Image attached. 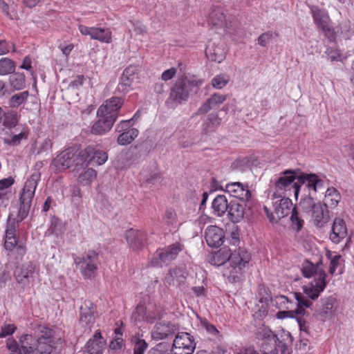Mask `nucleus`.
I'll return each mask as SVG.
<instances>
[{
  "instance_id": "42",
  "label": "nucleus",
  "mask_w": 354,
  "mask_h": 354,
  "mask_svg": "<svg viewBox=\"0 0 354 354\" xmlns=\"http://www.w3.org/2000/svg\"><path fill=\"white\" fill-rule=\"evenodd\" d=\"M28 95L29 93L27 91L15 94L9 100V106L12 108L19 106L27 100Z\"/></svg>"
},
{
  "instance_id": "58",
  "label": "nucleus",
  "mask_w": 354,
  "mask_h": 354,
  "mask_svg": "<svg viewBox=\"0 0 354 354\" xmlns=\"http://www.w3.org/2000/svg\"><path fill=\"white\" fill-rule=\"evenodd\" d=\"M96 28L95 26H93V27H88V26H86L84 25H79L78 26V29L80 30V32H81L82 35H85V36H89L91 37V39H93L94 38V35H95V32L96 31Z\"/></svg>"
},
{
  "instance_id": "54",
  "label": "nucleus",
  "mask_w": 354,
  "mask_h": 354,
  "mask_svg": "<svg viewBox=\"0 0 354 354\" xmlns=\"http://www.w3.org/2000/svg\"><path fill=\"white\" fill-rule=\"evenodd\" d=\"M48 230L51 234H54L55 236H58L59 234L63 233L64 230V225L59 218H53L51 220Z\"/></svg>"
},
{
  "instance_id": "20",
  "label": "nucleus",
  "mask_w": 354,
  "mask_h": 354,
  "mask_svg": "<svg viewBox=\"0 0 354 354\" xmlns=\"http://www.w3.org/2000/svg\"><path fill=\"white\" fill-rule=\"evenodd\" d=\"M75 157V149L70 148L59 153L54 159L53 164L58 169H66L73 165Z\"/></svg>"
},
{
  "instance_id": "18",
  "label": "nucleus",
  "mask_w": 354,
  "mask_h": 354,
  "mask_svg": "<svg viewBox=\"0 0 354 354\" xmlns=\"http://www.w3.org/2000/svg\"><path fill=\"white\" fill-rule=\"evenodd\" d=\"M105 348V342L102 340L101 333L96 331L82 351L83 354H102Z\"/></svg>"
},
{
  "instance_id": "26",
  "label": "nucleus",
  "mask_w": 354,
  "mask_h": 354,
  "mask_svg": "<svg viewBox=\"0 0 354 354\" xmlns=\"http://www.w3.org/2000/svg\"><path fill=\"white\" fill-rule=\"evenodd\" d=\"M87 156L88 163H96L98 165L104 164L108 159L107 153L103 150L88 146L84 149V153Z\"/></svg>"
},
{
  "instance_id": "52",
  "label": "nucleus",
  "mask_w": 354,
  "mask_h": 354,
  "mask_svg": "<svg viewBox=\"0 0 354 354\" xmlns=\"http://www.w3.org/2000/svg\"><path fill=\"white\" fill-rule=\"evenodd\" d=\"M310 195L311 194H308L302 198L299 204L300 207L305 212H310L317 205L315 203L313 198Z\"/></svg>"
},
{
  "instance_id": "27",
  "label": "nucleus",
  "mask_w": 354,
  "mask_h": 354,
  "mask_svg": "<svg viewBox=\"0 0 354 354\" xmlns=\"http://www.w3.org/2000/svg\"><path fill=\"white\" fill-rule=\"evenodd\" d=\"M181 250L180 244L176 243L168 246L164 250L158 251L156 257H158L162 262L168 263L175 259Z\"/></svg>"
},
{
  "instance_id": "44",
  "label": "nucleus",
  "mask_w": 354,
  "mask_h": 354,
  "mask_svg": "<svg viewBox=\"0 0 354 354\" xmlns=\"http://www.w3.org/2000/svg\"><path fill=\"white\" fill-rule=\"evenodd\" d=\"M10 82L15 90H20L24 87L25 76L22 73H14L10 77Z\"/></svg>"
},
{
  "instance_id": "41",
  "label": "nucleus",
  "mask_w": 354,
  "mask_h": 354,
  "mask_svg": "<svg viewBox=\"0 0 354 354\" xmlns=\"http://www.w3.org/2000/svg\"><path fill=\"white\" fill-rule=\"evenodd\" d=\"M131 342L133 346L134 354H144L148 348V344L145 340L138 336L132 337Z\"/></svg>"
},
{
  "instance_id": "4",
  "label": "nucleus",
  "mask_w": 354,
  "mask_h": 354,
  "mask_svg": "<svg viewBox=\"0 0 354 354\" xmlns=\"http://www.w3.org/2000/svg\"><path fill=\"white\" fill-rule=\"evenodd\" d=\"M250 254L245 249L239 248L233 252L231 250L230 266L223 275L227 277L228 281L231 283L239 281L242 277V270L248 264L250 261Z\"/></svg>"
},
{
  "instance_id": "1",
  "label": "nucleus",
  "mask_w": 354,
  "mask_h": 354,
  "mask_svg": "<svg viewBox=\"0 0 354 354\" xmlns=\"http://www.w3.org/2000/svg\"><path fill=\"white\" fill-rule=\"evenodd\" d=\"M301 272L304 277H314V279L304 287V296L306 299L315 300L318 298L319 294L325 289L327 282V274L323 268L322 258H319L316 263L305 260L301 265Z\"/></svg>"
},
{
  "instance_id": "21",
  "label": "nucleus",
  "mask_w": 354,
  "mask_h": 354,
  "mask_svg": "<svg viewBox=\"0 0 354 354\" xmlns=\"http://www.w3.org/2000/svg\"><path fill=\"white\" fill-rule=\"evenodd\" d=\"M129 246L133 250L141 248L146 241V234L142 231L130 229L125 234Z\"/></svg>"
},
{
  "instance_id": "40",
  "label": "nucleus",
  "mask_w": 354,
  "mask_h": 354,
  "mask_svg": "<svg viewBox=\"0 0 354 354\" xmlns=\"http://www.w3.org/2000/svg\"><path fill=\"white\" fill-rule=\"evenodd\" d=\"M15 70V62L9 58L4 57L0 59V75H6L14 73Z\"/></svg>"
},
{
  "instance_id": "9",
  "label": "nucleus",
  "mask_w": 354,
  "mask_h": 354,
  "mask_svg": "<svg viewBox=\"0 0 354 354\" xmlns=\"http://www.w3.org/2000/svg\"><path fill=\"white\" fill-rule=\"evenodd\" d=\"M300 188L303 185L308 189L309 194L312 192L324 193L326 187V180L316 174H308L302 171L301 176H299Z\"/></svg>"
},
{
  "instance_id": "35",
  "label": "nucleus",
  "mask_w": 354,
  "mask_h": 354,
  "mask_svg": "<svg viewBox=\"0 0 354 354\" xmlns=\"http://www.w3.org/2000/svg\"><path fill=\"white\" fill-rule=\"evenodd\" d=\"M341 200L339 192L333 187H328L325 192V198L323 205L326 207H335Z\"/></svg>"
},
{
  "instance_id": "23",
  "label": "nucleus",
  "mask_w": 354,
  "mask_h": 354,
  "mask_svg": "<svg viewBox=\"0 0 354 354\" xmlns=\"http://www.w3.org/2000/svg\"><path fill=\"white\" fill-rule=\"evenodd\" d=\"M226 51L224 48V44L219 43L215 44L214 43L209 44L205 50L207 57L212 61L221 63L225 58Z\"/></svg>"
},
{
  "instance_id": "49",
  "label": "nucleus",
  "mask_w": 354,
  "mask_h": 354,
  "mask_svg": "<svg viewBox=\"0 0 354 354\" xmlns=\"http://www.w3.org/2000/svg\"><path fill=\"white\" fill-rule=\"evenodd\" d=\"M18 122L17 116L13 111L4 112L3 124L6 128L10 129L17 125Z\"/></svg>"
},
{
  "instance_id": "37",
  "label": "nucleus",
  "mask_w": 354,
  "mask_h": 354,
  "mask_svg": "<svg viewBox=\"0 0 354 354\" xmlns=\"http://www.w3.org/2000/svg\"><path fill=\"white\" fill-rule=\"evenodd\" d=\"M276 301L282 307L287 309L288 310L279 311L277 313V317L278 319H284L286 317L293 318L290 308L292 306V302L288 299V298L284 295H279L276 297Z\"/></svg>"
},
{
  "instance_id": "33",
  "label": "nucleus",
  "mask_w": 354,
  "mask_h": 354,
  "mask_svg": "<svg viewBox=\"0 0 354 354\" xmlns=\"http://www.w3.org/2000/svg\"><path fill=\"white\" fill-rule=\"evenodd\" d=\"M209 22L217 26H222L225 24V15L221 7L214 6L210 8Z\"/></svg>"
},
{
  "instance_id": "11",
  "label": "nucleus",
  "mask_w": 354,
  "mask_h": 354,
  "mask_svg": "<svg viewBox=\"0 0 354 354\" xmlns=\"http://www.w3.org/2000/svg\"><path fill=\"white\" fill-rule=\"evenodd\" d=\"M40 173L37 171L33 173L28 178L24 186L20 196V203L31 206V203L35 195L37 183L40 180Z\"/></svg>"
},
{
  "instance_id": "6",
  "label": "nucleus",
  "mask_w": 354,
  "mask_h": 354,
  "mask_svg": "<svg viewBox=\"0 0 354 354\" xmlns=\"http://www.w3.org/2000/svg\"><path fill=\"white\" fill-rule=\"evenodd\" d=\"M302 171L297 169H286L280 174V176L275 182V188L279 196L285 194L291 187L294 189V195L298 198L300 192L299 176Z\"/></svg>"
},
{
  "instance_id": "22",
  "label": "nucleus",
  "mask_w": 354,
  "mask_h": 354,
  "mask_svg": "<svg viewBox=\"0 0 354 354\" xmlns=\"http://www.w3.org/2000/svg\"><path fill=\"white\" fill-rule=\"evenodd\" d=\"M347 235L346 223L342 218H336L332 226L330 234V240L335 243H339Z\"/></svg>"
},
{
  "instance_id": "50",
  "label": "nucleus",
  "mask_w": 354,
  "mask_h": 354,
  "mask_svg": "<svg viewBox=\"0 0 354 354\" xmlns=\"http://www.w3.org/2000/svg\"><path fill=\"white\" fill-rule=\"evenodd\" d=\"M138 118V111L135 113L133 117L129 120H122L118 124H117L115 127V131L117 132H124L128 130H131L133 128L131 127L133 125V121L136 120Z\"/></svg>"
},
{
  "instance_id": "24",
  "label": "nucleus",
  "mask_w": 354,
  "mask_h": 354,
  "mask_svg": "<svg viewBox=\"0 0 354 354\" xmlns=\"http://www.w3.org/2000/svg\"><path fill=\"white\" fill-rule=\"evenodd\" d=\"M311 212L313 222L317 227H322L329 221L328 207L320 203H317Z\"/></svg>"
},
{
  "instance_id": "56",
  "label": "nucleus",
  "mask_w": 354,
  "mask_h": 354,
  "mask_svg": "<svg viewBox=\"0 0 354 354\" xmlns=\"http://www.w3.org/2000/svg\"><path fill=\"white\" fill-rule=\"evenodd\" d=\"M53 147V142L49 138H45L41 143L40 144L39 147L37 149V153H46L48 154V152L51 150V148Z\"/></svg>"
},
{
  "instance_id": "59",
  "label": "nucleus",
  "mask_w": 354,
  "mask_h": 354,
  "mask_svg": "<svg viewBox=\"0 0 354 354\" xmlns=\"http://www.w3.org/2000/svg\"><path fill=\"white\" fill-rule=\"evenodd\" d=\"M84 149L79 151L78 153H75V157L74 158V163L73 165H75L76 167L80 165H83L84 163H86V165H88V158L87 156H86L84 155Z\"/></svg>"
},
{
  "instance_id": "47",
  "label": "nucleus",
  "mask_w": 354,
  "mask_h": 354,
  "mask_svg": "<svg viewBox=\"0 0 354 354\" xmlns=\"http://www.w3.org/2000/svg\"><path fill=\"white\" fill-rule=\"evenodd\" d=\"M333 304H334V299L329 297L326 299L325 301L323 302L322 308L320 310L319 313L324 317L328 318L330 317L334 310H333Z\"/></svg>"
},
{
  "instance_id": "30",
  "label": "nucleus",
  "mask_w": 354,
  "mask_h": 354,
  "mask_svg": "<svg viewBox=\"0 0 354 354\" xmlns=\"http://www.w3.org/2000/svg\"><path fill=\"white\" fill-rule=\"evenodd\" d=\"M230 254L231 249L223 247L211 256L209 263L216 266H222L227 261L230 263Z\"/></svg>"
},
{
  "instance_id": "61",
  "label": "nucleus",
  "mask_w": 354,
  "mask_h": 354,
  "mask_svg": "<svg viewBox=\"0 0 354 354\" xmlns=\"http://www.w3.org/2000/svg\"><path fill=\"white\" fill-rule=\"evenodd\" d=\"M30 206L21 204L19 209L17 217L19 218L18 222L22 221L28 214Z\"/></svg>"
},
{
  "instance_id": "53",
  "label": "nucleus",
  "mask_w": 354,
  "mask_h": 354,
  "mask_svg": "<svg viewBox=\"0 0 354 354\" xmlns=\"http://www.w3.org/2000/svg\"><path fill=\"white\" fill-rule=\"evenodd\" d=\"M28 136V129H24L21 133L17 135H14L12 136L10 139H5V143L11 145V146H17L20 144L22 140H26Z\"/></svg>"
},
{
  "instance_id": "31",
  "label": "nucleus",
  "mask_w": 354,
  "mask_h": 354,
  "mask_svg": "<svg viewBox=\"0 0 354 354\" xmlns=\"http://www.w3.org/2000/svg\"><path fill=\"white\" fill-rule=\"evenodd\" d=\"M229 207V203L224 195H218L212 203L214 214L217 216H223Z\"/></svg>"
},
{
  "instance_id": "10",
  "label": "nucleus",
  "mask_w": 354,
  "mask_h": 354,
  "mask_svg": "<svg viewBox=\"0 0 354 354\" xmlns=\"http://www.w3.org/2000/svg\"><path fill=\"white\" fill-rule=\"evenodd\" d=\"M123 104V100L120 97H113L106 100L97 111L98 116H107L115 120L118 117V112Z\"/></svg>"
},
{
  "instance_id": "5",
  "label": "nucleus",
  "mask_w": 354,
  "mask_h": 354,
  "mask_svg": "<svg viewBox=\"0 0 354 354\" xmlns=\"http://www.w3.org/2000/svg\"><path fill=\"white\" fill-rule=\"evenodd\" d=\"M264 335L268 340L274 343V348L268 349V344L263 346L264 354H289L288 347H290L293 342V337L288 331L282 330L277 334H274L270 329L263 330Z\"/></svg>"
},
{
  "instance_id": "34",
  "label": "nucleus",
  "mask_w": 354,
  "mask_h": 354,
  "mask_svg": "<svg viewBox=\"0 0 354 354\" xmlns=\"http://www.w3.org/2000/svg\"><path fill=\"white\" fill-rule=\"evenodd\" d=\"M295 297L297 300V308L295 310H291L293 318L298 315H305V309L304 307L310 308L313 303L308 299L305 298L300 292H295Z\"/></svg>"
},
{
  "instance_id": "32",
  "label": "nucleus",
  "mask_w": 354,
  "mask_h": 354,
  "mask_svg": "<svg viewBox=\"0 0 354 354\" xmlns=\"http://www.w3.org/2000/svg\"><path fill=\"white\" fill-rule=\"evenodd\" d=\"M222 119L216 113H212L207 115L206 120L202 125V130L205 133L215 131L221 124Z\"/></svg>"
},
{
  "instance_id": "46",
  "label": "nucleus",
  "mask_w": 354,
  "mask_h": 354,
  "mask_svg": "<svg viewBox=\"0 0 354 354\" xmlns=\"http://www.w3.org/2000/svg\"><path fill=\"white\" fill-rule=\"evenodd\" d=\"M290 219L291 221V226L292 229L297 232H299L304 226V221L299 216L297 207H295L294 211H292V212L290 214Z\"/></svg>"
},
{
  "instance_id": "7",
  "label": "nucleus",
  "mask_w": 354,
  "mask_h": 354,
  "mask_svg": "<svg viewBox=\"0 0 354 354\" xmlns=\"http://www.w3.org/2000/svg\"><path fill=\"white\" fill-rule=\"evenodd\" d=\"M74 261L82 275L91 278L97 270L98 253L93 250H88L82 257H75Z\"/></svg>"
},
{
  "instance_id": "13",
  "label": "nucleus",
  "mask_w": 354,
  "mask_h": 354,
  "mask_svg": "<svg viewBox=\"0 0 354 354\" xmlns=\"http://www.w3.org/2000/svg\"><path fill=\"white\" fill-rule=\"evenodd\" d=\"M274 214L276 216L270 217L271 223H278L279 221L290 214L295 209L292 201L288 198H283L279 201H277L274 205Z\"/></svg>"
},
{
  "instance_id": "64",
  "label": "nucleus",
  "mask_w": 354,
  "mask_h": 354,
  "mask_svg": "<svg viewBox=\"0 0 354 354\" xmlns=\"http://www.w3.org/2000/svg\"><path fill=\"white\" fill-rule=\"evenodd\" d=\"M201 324L209 334L216 335L219 333V331L216 329V328L207 320L202 321Z\"/></svg>"
},
{
  "instance_id": "3",
  "label": "nucleus",
  "mask_w": 354,
  "mask_h": 354,
  "mask_svg": "<svg viewBox=\"0 0 354 354\" xmlns=\"http://www.w3.org/2000/svg\"><path fill=\"white\" fill-rule=\"evenodd\" d=\"M203 81L195 77H183L178 79L171 88L165 104L169 109H174L185 103L193 93H196Z\"/></svg>"
},
{
  "instance_id": "14",
  "label": "nucleus",
  "mask_w": 354,
  "mask_h": 354,
  "mask_svg": "<svg viewBox=\"0 0 354 354\" xmlns=\"http://www.w3.org/2000/svg\"><path fill=\"white\" fill-rule=\"evenodd\" d=\"M178 327L171 322H158L151 331V336L155 340H160L168 337L174 334L178 330Z\"/></svg>"
},
{
  "instance_id": "43",
  "label": "nucleus",
  "mask_w": 354,
  "mask_h": 354,
  "mask_svg": "<svg viewBox=\"0 0 354 354\" xmlns=\"http://www.w3.org/2000/svg\"><path fill=\"white\" fill-rule=\"evenodd\" d=\"M230 80V77L228 75L221 73L212 78V85L214 88L221 89L227 84Z\"/></svg>"
},
{
  "instance_id": "29",
  "label": "nucleus",
  "mask_w": 354,
  "mask_h": 354,
  "mask_svg": "<svg viewBox=\"0 0 354 354\" xmlns=\"http://www.w3.org/2000/svg\"><path fill=\"white\" fill-rule=\"evenodd\" d=\"M244 214L245 207L243 204H241L236 201H231L229 203L227 216L232 223H238L241 221L244 217Z\"/></svg>"
},
{
  "instance_id": "45",
  "label": "nucleus",
  "mask_w": 354,
  "mask_h": 354,
  "mask_svg": "<svg viewBox=\"0 0 354 354\" xmlns=\"http://www.w3.org/2000/svg\"><path fill=\"white\" fill-rule=\"evenodd\" d=\"M96 171L93 169H88L80 174L78 182L84 185H89L96 178Z\"/></svg>"
},
{
  "instance_id": "8",
  "label": "nucleus",
  "mask_w": 354,
  "mask_h": 354,
  "mask_svg": "<svg viewBox=\"0 0 354 354\" xmlns=\"http://www.w3.org/2000/svg\"><path fill=\"white\" fill-rule=\"evenodd\" d=\"M312 14L315 24L322 30L325 36L329 39H333L335 32L327 11L314 7L312 8Z\"/></svg>"
},
{
  "instance_id": "51",
  "label": "nucleus",
  "mask_w": 354,
  "mask_h": 354,
  "mask_svg": "<svg viewBox=\"0 0 354 354\" xmlns=\"http://www.w3.org/2000/svg\"><path fill=\"white\" fill-rule=\"evenodd\" d=\"M142 176H143L145 181L144 183L148 184V185H154L161 178L160 173L158 169H155L153 171H149V172H143L142 174Z\"/></svg>"
},
{
  "instance_id": "19",
  "label": "nucleus",
  "mask_w": 354,
  "mask_h": 354,
  "mask_svg": "<svg viewBox=\"0 0 354 354\" xmlns=\"http://www.w3.org/2000/svg\"><path fill=\"white\" fill-rule=\"evenodd\" d=\"M227 100L226 95H222L218 93L212 94L207 98L198 109L196 115H203L210 110L218 106Z\"/></svg>"
},
{
  "instance_id": "16",
  "label": "nucleus",
  "mask_w": 354,
  "mask_h": 354,
  "mask_svg": "<svg viewBox=\"0 0 354 354\" xmlns=\"http://www.w3.org/2000/svg\"><path fill=\"white\" fill-rule=\"evenodd\" d=\"M205 239L209 247L218 248L223 243V230L214 225L208 226L205 231Z\"/></svg>"
},
{
  "instance_id": "63",
  "label": "nucleus",
  "mask_w": 354,
  "mask_h": 354,
  "mask_svg": "<svg viewBox=\"0 0 354 354\" xmlns=\"http://www.w3.org/2000/svg\"><path fill=\"white\" fill-rule=\"evenodd\" d=\"M195 349L191 347H178V346H173V354H193Z\"/></svg>"
},
{
  "instance_id": "25",
  "label": "nucleus",
  "mask_w": 354,
  "mask_h": 354,
  "mask_svg": "<svg viewBox=\"0 0 354 354\" xmlns=\"http://www.w3.org/2000/svg\"><path fill=\"white\" fill-rule=\"evenodd\" d=\"M95 308L90 301H84L80 307V322L83 326H88L95 321Z\"/></svg>"
},
{
  "instance_id": "55",
  "label": "nucleus",
  "mask_w": 354,
  "mask_h": 354,
  "mask_svg": "<svg viewBox=\"0 0 354 354\" xmlns=\"http://www.w3.org/2000/svg\"><path fill=\"white\" fill-rule=\"evenodd\" d=\"M147 354H169V346L165 343H160L151 348Z\"/></svg>"
},
{
  "instance_id": "38",
  "label": "nucleus",
  "mask_w": 354,
  "mask_h": 354,
  "mask_svg": "<svg viewBox=\"0 0 354 354\" xmlns=\"http://www.w3.org/2000/svg\"><path fill=\"white\" fill-rule=\"evenodd\" d=\"M120 133L117 139V142L120 145L130 144L138 136V130L137 129H132Z\"/></svg>"
},
{
  "instance_id": "12",
  "label": "nucleus",
  "mask_w": 354,
  "mask_h": 354,
  "mask_svg": "<svg viewBox=\"0 0 354 354\" xmlns=\"http://www.w3.org/2000/svg\"><path fill=\"white\" fill-rule=\"evenodd\" d=\"M36 266L32 262H28L16 267L14 276L18 283L26 286L34 280Z\"/></svg>"
},
{
  "instance_id": "48",
  "label": "nucleus",
  "mask_w": 354,
  "mask_h": 354,
  "mask_svg": "<svg viewBox=\"0 0 354 354\" xmlns=\"http://www.w3.org/2000/svg\"><path fill=\"white\" fill-rule=\"evenodd\" d=\"M326 256L330 260L329 272L330 274H334L337 266L339 264V261L342 256L339 254H333L331 252L327 251Z\"/></svg>"
},
{
  "instance_id": "17",
  "label": "nucleus",
  "mask_w": 354,
  "mask_h": 354,
  "mask_svg": "<svg viewBox=\"0 0 354 354\" xmlns=\"http://www.w3.org/2000/svg\"><path fill=\"white\" fill-rule=\"evenodd\" d=\"M225 191L232 196L242 201H248L251 198V193L248 187L239 182L227 183L225 185Z\"/></svg>"
},
{
  "instance_id": "2",
  "label": "nucleus",
  "mask_w": 354,
  "mask_h": 354,
  "mask_svg": "<svg viewBox=\"0 0 354 354\" xmlns=\"http://www.w3.org/2000/svg\"><path fill=\"white\" fill-rule=\"evenodd\" d=\"M6 346L11 351L10 354H50L53 351L48 338L44 336L36 338L29 334L23 335L19 343L8 339Z\"/></svg>"
},
{
  "instance_id": "62",
  "label": "nucleus",
  "mask_w": 354,
  "mask_h": 354,
  "mask_svg": "<svg viewBox=\"0 0 354 354\" xmlns=\"http://www.w3.org/2000/svg\"><path fill=\"white\" fill-rule=\"evenodd\" d=\"M16 330V327L12 324L5 325L1 327L0 332V337H5L8 335H12L15 330Z\"/></svg>"
},
{
  "instance_id": "28",
  "label": "nucleus",
  "mask_w": 354,
  "mask_h": 354,
  "mask_svg": "<svg viewBox=\"0 0 354 354\" xmlns=\"http://www.w3.org/2000/svg\"><path fill=\"white\" fill-rule=\"evenodd\" d=\"M98 117L99 119L91 127V133L95 135H103L111 130L115 121L107 116Z\"/></svg>"
},
{
  "instance_id": "15",
  "label": "nucleus",
  "mask_w": 354,
  "mask_h": 354,
  "mask_svg": "<svg viewBox=\"0 0 354 354\" xmlns=\"http://www.w3.org/2000/svg\"><path fill=\"white\" fill-rule=\"evenodd\" d=\"M140 71L138 65H130L123 71L121 82L118 84V90L122 92H127L133 80L137 77Z\"/></svg>"
},
{
  "instance_id": "39",
  "label": "nucleus",
  "mask_w": 354,
  "mask_h": 354,
  "mask_svg": "<svg viewBox=\"0 0 354 354\" xmlns=\"http://www.w3.org/2000/svg\"><path fill=\"white\" fill-rule=\"evenodd\" d=\"M93 39L98 40L100 42L109 44L112 40L111 32L109 28H96Z\"/></svg>"
},
{
  "instance_id": "57",
  "label": "nucleus",
  "mask_w": 354,
  "mask_h": 354,
  "mask_svg": "<svg viewBox=\"0 0 354 354\" xmlns=\"http://www.w3.org/2000/svg\"><path fill=\"white\" fill-rule=\"evenodd\" d=\"M276 36H278L277 33H274ZM274 33L271 31H268L262 33L257 39L258 44L261 46H266L272 39Z\"/></svg>"
},
{
  "instance_id": "36",
  "label": "nucleus",
  "mask_w": 354,
  "mask_h": 354,
  "mask_svg": "<svg viewBox=\"0 0 354 354\" xmlns=\"http://www.w3.org/2000/svg\"><path fill=\"white\" fill-rule=\"evenodd\" d=\"M173 346H178V347H191V348L195 349L196 343L194 337L188 333H178L176 336L174 341Z\"/></svg>"
},
{
  "instance_id": "60",
  "label": "nucleus",
  "mask_w": 354,
  "mask_h": 354,
  "mask_svg": "<svg viewBox=\"0 0 354 354\" xmlns=\"http://www.w3.org/2000/svg\"><path fill=\"white\" fill-rule=\"evenodd\" d=\"M124 346V339L121 337H115L109 344L110 349L118 351L122 348Z\"/></svg>"
}]
</instances>
